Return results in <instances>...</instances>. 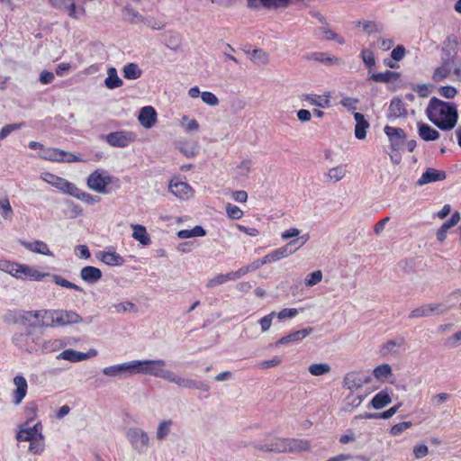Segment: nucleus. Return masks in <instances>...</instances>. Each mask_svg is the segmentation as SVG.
Segmentation results:
<instances>
[{
	"mask_svg": "<svg viewBox=\"0 0 461 461\" xmlns=\"http://www.w3.org/2000/svg\"><path fill=\"white\" fill-rule=\"evenodd\" d=\"M425 112L428 119L441 131H451L457 123L456 104L435 96L430 98Z\"/></svg>",
	"mask_w": 461,
	"mask_h": 461,
	"instance_id": "f257e3e1",
	"label": "nucleus"
},
{
	"mask_svg": "<svg viewBox=\"0 0 461 461\" xmlns=\"http://www.w3.org/2000/svg\"><path fill=\"white\" fill-rule=\"evenodd\" d=\"M258 449L267 452L295 453L309 450L310 443L302 438H275L271 443L258 446Z\"/></svg>",
	"mask_w": 461,
	"mask_h": 461,
	"instance_id": "f03ea898",
	"label": "nucleus"
},
{
	"mask_svg": "<svg viewBox=\"0 0 461 461\" xmlns=\"http://www.w3.org/2000/svg\"><path fill=\"white\" fill-rule=\"evenodd\" d=\"M5 271L17 279L30 281H41L45 276H50V273L40 272L34 267L16 262H6Z\"/></svg>",
	"mask_w": 461,
	"mask_h": 461,
	"instance_id": "7ed1b4c3",
	"label": "nucleus"
},
{
	"mask_svg": "<svg viewBox=\"0 0 461 461\" xmlns=\"http://www.w3.org/2000/svg\"><path fill=\"white\" fill-rule=\"evenodd\" d=\"M166 366L165 360H135L134 374H148L156 377H161Z\"/></svg>",
	"mask_w": 461,
	"mask_h": 461,
	"instance_id": "20e7f679",
	"label": "nucleus"
},
{
	"mask_svg": "<svg viewBox=\"0 0 461 461\" xmlns=\"http://www.w3.org/2000/svg\"><path fill=\"white\" fill-rule=\"evenodd\" d=\"M41 158L53 162L72 163L84 161L82 158L57 148L43 149Z\"/></svg>",
	"mask_w": 461,
	"mask_h": 461,
	"instance_id": "39448f33",
	"label": "nucleus"
},
{
	"mask_svg": "<svg viewBox=\"0 0 461 461\" xmlns=\"http://www.w3.org/2000/svg\"><path fill=\"white\" fill-rule=\"evenodd\" d=\"M306 240L307 239L300 242V239L293 240L285 246L280 247L275 249L274 251L268 253L267 255L265 256L267 264L278 261L282 258L288 257L289 255L294 254L305 243Z\"/></svg>",
	"mask_w": 461,
	"mask_h": 461,
	"instance_id": "423d86ee",
	"label": "nucleus"
},
{
	"mask_svg": "<svg viewBox=\"0 0 461 461\" xmlns=\"http://www.w3.org/2000/svg\"><path fill=\"white\" fill-rule=\"evenodd\" d=\"M106 142L116 148H125L136 140V134L129 131H116L105 136Z\"/></svg>",
	"mask_w": 461,
	"mask_h": 461,
	"instance_id": "0eeeda50",
	"label": "nucleus"
},
{
	"mask_svg": "<svg viewBox=\"0 0 461 461\" xmlns=\"http://www.w3.org/2000/svg\"><path fill=\"white\" fill-rule=\"evenodd\" d=\"M454 64L453 57H442L441 63L432 72L431 80L434 83H440L447 79L451 75Z\"/></svg>",
	"mask_w": 461,
	"mask_h": 461,
	"instance_id": "6e6552de",
	"label": "nucleus"
},
{
	"mask_svg": "<svg viewBox=\"0 0 461 461\" xmlns=\"http://www.w3.org/2000/svg\"><path fill=\"white\" fill-rule=\"evenodd\" d=\"M41 178L49 185L59 189L63 194H70L75 184L50 172H43Z\"/></svg>",
	"mask_w": 461,
	"mask_h": 461,
	"instance_id": "1a4fd4ad",
	"label": "nucleus"
},
{
	"mask_svg": "<svg viewBox=\"0 0 461 461\" xmlns=\"http://www.w3.org/2000/svg\"><path fill=\"white\" fill-rule=\"evenodd\" d=\"M384 131L389 139L392 150L398 151L403 148L406 140V133L402 128L386 125L384 128Z\"/></svg>",
	"mask_w": 461,
	"mask_h": 461,
	"instance_id": "9d476101",
	"label": "nucleus"
},
{
	"mask_svg": "<svg viewBox=\"0 0 461 461\" xmlns=\"http://www.w3.org/2000/svg\"><path fill=\"white\" fill-rule=\"evenodd\" d=\"M112 179L109 176H104L98 170L94 171L87 177V186L97 193H106V186L110 185Z\"/></svg>",
	"mask_w": 461,
	"mask_h": 461,
	"instance_id": "9b49d317",
	"label": "nucleus"
},
{
	"mask_svg": "<svg viewBox=\"0 0 461 461\" xmlns=\"http://www.w3.org/2000/svg\"><path fill=\"white\" fill-rule=\"evenodd\" d=\"M127 438L130 440L131 446L136 450L142 452L149 446V436L148 434L140 429H130L127 431Z\"/></svg>",
	"mask_w": 461,
	"mask_h": 461,
	"instance_id": "f8f14e48",
	"label": "nucleus"
},
{
	"mask_svg": "<svg viewBox=\"0 0 461 461\" xmlns=\"http://www.w3.org/2000/svg\"><path fill=\"white\" fill-rule=\"evenodd\" d=\"M13 383L15 388L12 393L13 403L16 406L20 405L28 393V383L25 377L22 375H17L14 377Z\"/></svg>",
	"mask_w": 461,
	"mask_h": 461,
	"instance_id": "ddd939ff",
	"label": "nucleus"
},
{
	"mask_svg": "<svg viewBox=\"0 0 461 461\" xmlns=\"http://www.w3.org/2000/svg\"><path fill=\"white\" fill-rule=\"evenodd\" d=\"M450 309V306H445L442 303L424 304L410 312L409 318H420L431 315L433 312L438 314L444 313Z\"/></svg>",
	"mask_w": 461,
	"mask_h": 461,
	"instance_id": "4468645a",
	"label": "nucleus"
},
{
	"mask_svg": "<svg viewBox=\"0 0 461 461\" xmlns=\"http://www.w3.org/2000/svg\"><path fill=\"white\" fill-rule=\"evenodd\" d=\"M168 189L175 196L183 200H187L193 196L192 187L186 182H183L178 178L170 180Z\"/></svg>",
	"mask_w": 461,
	"mask_h": 461,
	"instance_id": "2eb2a0df",
	"label": "nucleus"
},
{
	"mask_svg": "<svg viewBox=\"0 0 461 461\" xmlns=\"http://www.w3.org/2000/svg\"><path fill=\"white\" fill-rule=\"evenodd\" d=\"M42 434V424L41 421L35 423L32 427L22 425L16 434V439L18 441H32L38 436Z\"/></svg>",
	"mask_w": 461,
	"mask_h": 461,
	"instance_id": "dca6fc26",
	"label": "nucleus"
},
{
	"mask_svg": "<svg viewBox=\"0 0 461 461\" xmlns=\"http://www.w3.org/2000/svg\"><path fill=\"white\" fill-rule=\"evenodd\" d=\"M35 315H40L38 321L34 322V325L44 328H56L58 327L57 316L58 310H39Z\"/></svg>",
	"mask_w": 461,
	"mask_h": 461,
	"instance_id": "f3484780",
	"label": "nucleus"
},
{
	"mask_svg": "<svg viewBox=\"0 0 461 461\" xmlns=\"http://www.w3.org/2000/svg\"><path fill=\"white\" fill-rule=\"evenodd\" d=\"M58 327L77 324L83 321V318L75 311L58 310Z\"/></svg>",
	"mask_w": 461,
	"mask_h": 461,
	"instance_id": "a211bd4d",
	"label": "nucleus"
},
{
	"mask_svg": "<svg viewBox=\"0 0 461 461\" xmlns=\"http://www.w3.org/2000/svg\"><path fill=\"white\" fill-rule=\"evenodd\" d=\"M370 382L369 377H365L357 372L348 373L343 379L344 385L350 391L362 387L364 384Z\"/></svg>",
	"mask_w": 461,
	"mask_h": 461,
	"instance_id": "6ab92c4d",
	"label": "nucleus"
},
{
	"mask_svg": "<svg viewBox=\"0 0 461 461\" xmlns=\"http://www.w3.org/2000/svg\"><path fill=\"white\" fill-rule=\"evenodd\" d=\"M140 123L146 129L151 128L157 122V113L152 106H144L139 114Z\"/></svg>",
	"mask_w": 461,
	"mask_h": 461,
	"instance_id": "aec40b11",
	"label": "nucleus"
},
{
	"mask_svg": "<svg viewBox=\"0 0 461 461\" xmlns=\"http://www.w3.org/2000/svg\"><path fill=\"white\" fill-rule=\"evenodd\" d=\"M445 178L446 173L444 171L429 167L417 180V185H424L429 183L444 180Z\"/></svg>",
	"mask_w": 461,
	"mask_h": 461,
	"instance_id": "412c9836",
	"label": "nucleus"
},
{
	"mask_svg": "<svg viewBox=\"0 0 461 461\" xmlns=\"http://www.w3.org/2000/svg\"><path fill=\"white\" fill-rule=\"evenodd\" d=\"M330 93L327 92L322 95L315 94H305L302 99L308 102L312 105H315L321 108H328L330 106Z\"/></svg>",
	"mask_w": 461,
	"mask_h": 461,
	"instance_id": "4be33fe9",
	"label": "nucleus"
},
{
	"mask_svg": "<svg viewBox=\"0 0 461 461\" xmlns=\"http://www.w3.org/2000/svg\"><path fill=\"white\" fill-rule=\"evenodd\" d=\"M96 351L95 349H91L88 353H83L79 351H76L74 349H66L62 351L59 356V359H64L70 362H79L86 359L90 356H95Z\"/></svg>",
	"mask_w": 461,
	"mask_h": 461,
	"instance_id": "5701e85b",
	"label": "nucleus"
},
{
	"mask_svg": "<svg viewBox=\"0 0 461 461\" xmlns=\"http://www.w3.org/2000/svg\"><path fill=\"white\" fill-rule=\"evenodd\" d=\"M459 45V39L456 35H448L443 41L442 52L445 54L444 57H453L456 61L457 55V49Z\"/></svg>",
	"mask_w": 461,
	"mask_h": 461,
	"instance_id": "b1692460",
	"label": "nucleus"
},
{
	"mask_svg": "<svg viewBox=\"0 0 461 461\" xmlns=\"http://www.w3.org/2000/svg\"><path fill=\"white\" fill-rule=\"evenodd\" d=\"M97 258L110 267H119L124 264V258L114 251H100Z\"/></svg>",
	"mask_w": 461,
	"mask_h": 461,
	"instance_id": "393cba45",
	"label": "nucleus"
},
{
	"mask_svg": "<svg viewBox=\"0 0 461 461\" xmlns=\"http://www.w3.org/2000/svg\"><path fill=\"white\" fill-rule=\"evenodd\" d=\"M103 373L106 375L115 376L121 373L134 374V361L104 367Z\"/></svg>",
	"mask_w": 461,
	"mask_h": 461,
	"instance_id": "a878e982",
	"label": "nucleus"
},
{
	"mask_svg": "<svg viewBox=\"0 0 461 461\" xmlns=\"http://www.w3.org/2000/svg\"><path fill=\"white\" fill-rule=\"evenodd\" d=\"M407 114V110L402 100L399 97H393L388 108V118H400Z\"/></svg>",
	"mask_w": 461,
	"mask_h": 461,
	"instance_id": "bb28decb",
	"label": "nucleus"
},
{
	"mask_svg": "<svg viewBox=\"0 0 461 461\" xmlns=\"http://www.w3.org/2000/svg\"><path fill=\"white\" fill-rule=\"evenodd\" d=\"M80 277L86 283L95 284L102 278V271L98 267L86 266L80 270Z\"/></svg>",
	"mask_w": 461,
	"mask_h": 461,
	"instance_id": "cd10ccee",
	"label": "nucleus"
},
{
	"mask_svg": "<svg viewBox=\"0 0 461 461\" xmlns=\"http://www.w3.org/2000/svg\"><path fill=\"white\" fill-rule=\"evenodd\" d=\"M20 243L23 248L32 252L45 256H52V252L50 250L48 245L41 240H35L33 242L21 240Z\"/></svg>",
	"mask_w": 461,
	"mask_h": 461,
	"instance_id": "c85d7f7f",
	"label": "nucleus"
},
{
	"mask_svg": "<svg viewBox=\"0 0 461 461\" xmlns=\"http://www.w3.org/2000/svg\"><path fill=\"white\" fill-rule=\"evenodd\" d=\"M391 392L388 389H384L377 393L370 402V405L375 409L380 410L391 403L392 397Z\"/></svg>",
	"mask_w": 461,
	"mask_h": 461,
	"instance_id": "c756f323",
	"label": "nucleus"
},
{
	"mask_svg": "<svg viewBox=\"0 0 461 461\" xmlns=\"http://www.w3.org/2000/svg\"><path fill=\"white\" fill-rule=\"evenodd\" d=\"M50 5L57 9L68 11L69 17L77 19V12L74 0H49Z\"/></svg>",
	"mask_w": 461,
	"mask_h": 461,
	"instance_id": "7c9ffc66",
	"label": "nucleus"
},
{
	"mask_svg": "<svg viewBox=\"0 0 461 461\" xmlns=\"http://www.w3.org/2000/svg\"><path fill=\"white\" fill-rule=\"evenodd\" d=\"M312 331V329L309 328V329H303L300 330L291 332L288 335L284 336L280 339H278L276 342V346L285 345V344H288V343L295 342V341H300V340L303 339L305 337H307Z\"/></svg>",
	"mask_w": 461,
	"mask_h": 461,
	"instance_id": "2f4dec72",
	"label": "nucleus"
},
{
	"mask_svg": "<svg viewBox=\"0 0 461 461\" xmlns=\"http://www.w3.org/2000/svg\"><path fill=\"white\" fill-rule=\"evenodd\" d=\"M419 136L425 141L436 140L439 138V132L425 122L418 123Z\"/></svg>",
	"mask_w": 461,
	"mask_h": 461,
	"instance_id": "473e14b6",
	"label": "nucleus"
},
{
	"mask_svg": "<svg viewBox=\"0 0 461 461\" xmlns=\"http://www.w3.org/2000/svg\"><path fill=\"white\" fill-rule=\"evenodd\" d=\"M30 339H31L30 332L16 333L13 337V341L16 347H18L19 348H21L23 350H25L28 352H32V351L36 350V347L34 345H32L29 343Z\"/></svg>",
	"mask_w": 461,
	"mask_h": 461,
	"instance_id": "72a5a7b5",
	"label": "nucleus"
},
{
	"mask_svg": "<svg viewBox=\"0 0 461 461\" xmlns=\"http://www.w3.org/2000/svg\"><path fill=\"white\" fill-rule=\"evenodd\" d=\"M401 406H402V403H398L383 412H376V413L365 412L364 414H360V415L357 416L356 419H366V420L384 419V420H387V419L391 418L392 416H393L398 411V410L400 409Z\"/></svg>",
	"mask_w": 461,
	"mask_h": 461,
	"instance_id": "f704fd0d",
	"label": "nucleus"
},
{
	"mask_svg": "<svg viewBox=\"0 0 461 461\" xmlns=\"http://www.w3.org/2000/svg\"><path fill=\"white\" fill-rule=\"evenodd\" d=\"M354 118L356 121L355 136L358 140H364L366 136V129L369 127V123L360 113H355Z\"/></svg>",
	"mask_w": 461,
	"mask_h": 461,
	"instance_id": "c9c22d12",
	"label": "nucleus"
},
{
	"mask_svg": "<svg viewBox=\"0 0 461 461\" xmlns=\"http://www.w3.org/2000/svg\"><path fill=\"white\" fill-rule=\"evenodd\" d=\"M178 382L179 387L196 389L202 392H208L210 390V386L203 381L181 377V379L178 380Z\"/></svg>",
	"mask_w": 461,
	"mask_h": 461,
	"instance_id": "e433bc0d",
	"label": "nucleus"
},
{
	"mask_svg": "<svg viewBox=\"0 0 461 461\" xmlns=\"http://www.w3.org/2000/svg\"><path fill=\"white\" fill-rule=\"evenodd\" d=\"M69 195H72L88 204L96 203L101 201L100 196L92 195L88 193H86V192L80 190L78 187H77L76 185H74L73 190L70 192Z\"/></svg>",
	"mask_w": 461,
	"mask_h": 461,
	"instance_id": "4c0bfd02",
	"label": "nucleus"
},
{
	"mask_svg": "<svg viewBox=\"0 0 461 461\" xmlns=\"http://www.w3.org/2000/svg\"><path fill=\"white\" fill-rule=\"evenodd\" d=\"M131 228L133 230L132 238L134 240H138L139 242L145 246L150 244L151 240L144 226L140 224H133L131 225Z\"/></svg>",
	"mask_w": 461,
	"mask_h": 461,
	"instance_id": "58836bf2",
	"label": "nucleus"
},
{
	"mask_svg": "<svg viewBox=\"0 0 461 461\" xmlns=\"http://www.w3.org/2000/svg\"><path fill=\"white\" fill-rule=\"evenodd\" d=\"M398 78L399 74L397 72L386 70L384 72L373 73L372 75L369 76L368 80L380 83H389Z\"/></svg>",
	"mask_w": 461,
	"mask_h": 461,
	"instance_id": "ea45409f",
	"label": "nucleus"
},
{
	"mask_svg": "<svg viewBox=\"0 0 461 461\" xmlns=\"http://www.w3.org/2000/svg\"><path fill=\"white\" fill-rule=\"evenodd\" d=\"M289 0H248L249 7L257 8L259 5L264 7H279L284 6Z\"/></svg>",
	"mask_w": 461,
	"mask_h": 461,
	"instance_id": "a19ab883",
	"label": "nucleus"
},
{
	"mask_svg": "<svg viewBox=\"0 0 461 461\" xmlns=\"http://www.w3.org/2000/svg\"><path fill=\"white\" fill-rule=\"evenodd\" d=\"M364 395H354L353 393H349L344 401V411H351L355 408L358 407L364 401Z\"/></svg>",
	"mask_w": 461,
	"mask_h": 461,
	"instance_id": "79ce46f5",
	"label": "nucleus"
},
{
	"mask_svg": "<svg viewBox=\"0 0 461 461\" xmlns=\"http://www.w3.org/2000/svg\"><path fill=\"white\" fill-rule=\"evenodd\" d=\"M38 404L36 402H29L24 407L25 422L24 426L30 425L37 418Z\"/></svg>",
	"mask_w": 461,
	"mask_h": 461,
	"instance_id": "37998d69",
	"label": "nucleus"
},
{
	"mask_svg": "<svg viewBox=\"0 0 461 461\" xmlns=\"http://www.w3.org/2000/svg\"><path fill=\"white\" fill-rule=\"evenodd\" d=\"M123 77L126 79L133 80L140 77L142 72L135 63H128L123 68Z\"/></svg>",
	"mask_w": 461,
	"mask_h": 461,
	"instance_id": "c03bdc74",
	"label": "nucleus"
},
{
	"mask_svg": "<svg viewBox=\"0 0 461 461\" xmlns=\"http://www.w3.org/2000/svg\"><path fill=\"white\" fill-rule=\"evenodd\" d=\"M104 83L109 89H114L122 86V80L117 76L114 68H109L108 77L105 78Z\"/></svg>",
	"mask_w": 461,
	"mask_h": 461,
	"instance_id": "a18cd8bd",
	"label": "nucleus"
},
{
	"mask_svg": "<svg viewBox=\"0 0 461 461\" xmlns=\"http://www.w3.org/2000/svg\"><path fill=\"white\" fill-rule=\"evenodd\" d=\"M66 344L63 342V340L55 339H49L43 342L41 346V350L43 353H52L55 351L59 350L60 348H64Z\"/></svg>",
	"mask_w": 461,
	"mask_h": 461,
	"instance_id": "49530a36",
	"label": "nucleus"
},
{
	"mask_svg": "<svg viewBox=\"0 0 461 461\" xmlns=\"http://www.w3.org/2000/svg\"><path fill=\"white\" fill-rule=\"evenodd\" d=\"M206 231L202 226H194L191 230H181L177 232V236L180 239H189L192 237H203L205 236Z\"/></svg>",
	"mask_w": 461,
	"mask_h": 461,
	"instance_id": "de8ad7c7",
	"label": "nucleus"
},
{
	"mask_svg": "<svg viewBox=\"0 0 461 461\" xmlns=\"http://www.w3.org/2000/svg\"><path fill=\"white\" fill-rule=\"evenodd\" d=\"M346 166L340 165L330 168L326 176L328 181L335 183L341 180L346 176Z\"/></svg>",
	"mask_w": 461,
	"mask_h": 461,
	"instance_id": "09e8293b",
	"label": "nucleus"
},
{
	"mask_svg": "<svg viewBox=\"0 0 461 461\" xmlns=\"http://www.w3.org/2000/svg\"><path fill=\"white\" fill-rule=\"evenodd\" d=\"M52 279L57 285L66 287L68 289H73L75 291L81 292V293L84 292L82 287L67 280L66 278H64L63 276H61L59 275H52Z\"/></svg>",
	"mask_w": 461,
	"mask_h": 461,
	"instance_id": "8fccbe9b",
	"label": "nucleus"
},
{
	"mask_svg": "<svg viewBox=\"0 0 461 461\" xmlns=\"http://www.w3.org/2000/svg\"><path fill=\"white\" fill-rule=\"evenodd\" d=\"M44 437L42 434L30 441L29 451L34 455H40L44 451Z\"/></svg>",
	"mask_w": 461,
	"mask_h": 461,
	"instance_id": "3c124183",
	"label": "nucleus"
},
{
	"mask_svg": "<svg viewBox=\"0 0 461 461\" xmlns=\"http://www.w3.org/2000/svg\"><path fill=\"white\" fill-rule=\"evenodd\" d=\"M227 216L230 220H240L243 217V211L237 205L228 203L225 206Z\"/></svg>",
	"mask_w": 461,
	"mask_h": 461,
	"instance_id": "603ef678",
	"label": "nucleus"
},
{
	"mask_svg": "<svg viewBox=\"0 0 461 461\" xmlns=\"http://www.w3.org/2000/svg\"><path fill=\"white\" fill-rule=\"evenodd\" d=\"M374 376L378 379H385L392 375V368L388 364H383L376 366L373 371Z\"/></svg>",
	"mask_w": 461,
	"mask_h": 461,
	"instance_id": "864d4df0",
	"label": "nucleus"
},
{
	"mask_svg": "<svg viewBox=\"0 0 461 461\" xmlns=\"http://www.w3.org/2000/svg\"><path fill=\"white\" fill-rule=\"evenodd\" d=\"M311 375L314 376L328 374L330 371V366L325 363L312 364L308 368Z\"/></svg>",
	"mask_w": 461,
	"mask_h": 461,
	"instance_id": "5fc2aeb1",
	"label": "nucleus"
},
{
	"mask_svg": "<svg viewBox=\"0 0 461 461\" xmlns=\"http://www.w3.org/2000/svg\"><path fill=\"white\" fill-rule=\"evenodd\" d=\"M172 425V420H163L159 423L157 429V438L161 440L165 438L170 430V426Z\"/></svg>",
	"mask_w": 461,
	"mask_h": 461,
	"instance_id": "6e6d98bb",
	"label": "nucleus"
},
{
	"mask_svg": "<svg viewBox=\"0 0 461 461\" xmlns=\"http://www.w3.org/2000/svg\"><path fill=\"white\" fill-rule=\"evenodd\" d=\"M412 426L411 421H402L393 425L390 429V434L393 437L400 436L403 431Z\"/></svg>",
	"mask_w": 461,
	"mask_h": 461,
	"instance_id": "4d7b16f0",
	"label": "nucleus"
},
{
	"mask_svg": "<svg viewBox=\"0 0 461 461\" xmlns=\"http://www.w3.org/2000/svg\"><path fill=\"white\" fill-rule=\"evenodd\" d=\"M361 58L367 68H372L375 64V59L373 51L369 50H363L361 51Z\"/></svg>",
	"mask_w": 461,
	"mask_h": 461,
	"instance_id": "13d9d810",
	"label": "nucleus"
},
{
	"mask_svg": "<svg viewBox=\"0 0 461 461\" xmlns=\"http://www.w3.org/2000/svg\"><path fill=\"white\" fill-rule=\"evenodd\" d=\"M322 279V272L321 270H316L312 273H311L306 278H305V285L306 286H313L317 284H319Z\"/></svg>",
	"mask_w": 461,
	"mask_h": 461,
	"instance_id": "bf43d9fd",
	"label": "nucleus"
},
{
	"mask_svg": "<svg viewBox=\"0 0 461 461\" xmlns=\"http://www.w3.org/2000/svg\"><path fill=\"white\" fill-rule=\"evenodd\" d=\"M438 93L447 99H453L457 95V90L452 86H444L438 88Z\"/></svg>",
	"mask_w": 461,
	"mask_h": 461,
	"instance_id": "052dcab7",
	"label": "nucleus"
},
{
	"mask_svg": "<svg viewBox=\"0 0 461 461\" xmlns=\"http://www.w3.org/2000/svg\"><path fill=\"white\" fill-rule=\"evenodd\" d=\"M0 210L2 216L5 219L10 218L13 215V210L10 204V202L7 198H4L0 200Z\"/></svg>",
	"mask_w": 461,
	"mask_h": 461,
	"instance_id": "680f3d73",
	"label": "nucleus"
},
{
	"mask_svg": "<svg viewBox=\"0 0 461 461\" xmlns=\"http://www.w3.org/2000/svg\"><path fill=\"white\" fill-rule=\"evenodd\" d=\"M412 90L420 97H428L431 92L430 86L426 84H418L412 87Z\"/></svg>",
	"mask_w": 461,
	"mask_h": 461,
	"instance_id": "e2e57ef3",
	"label": "nucleus"
},
{
	"mask_svg": "<svg viewBox=\"0 0 461 461\" xmlns=\"http://www.w3.org/2000/svg\"><path fill=\"white\" fill-rule=\"evenodd\" d=\"M275 315H276V312H272L269 314L262 317L259 320V324H260L262 331H267L270 329V327L272 325V320L275 317Z\"/></svg>",
	"mask_w": 461,
	"mask_h": 461,
	"instance_id": "0e129e2a",
	"label": "nucleus"
},
{
	"mask_svg": "<svg viewBox=\"0 0 461 461\" xmlns=\"http://www.w3.org/2000/svg\"><path fill=\"white\" fill-rule=\"evenodd\" d=\"M201 97H202V100L209 105L214 106L219 104V100H218L217 96L214 94H212V92H207V91L203 92L201 94Z\"/></svg>",
	"mask_w": 461,
	"mask_h": 461,
	"instance_id": "69168bd1",
	"label": "nucleus"
},
{
	"mask_svg": "<svg viewBox=\"0 0 461 461\" xmlns=\"http://www.w3.org/2000/svg\"><path fill=\"white\" fill-rule=\"evenodd\" d=\"M251 59L253 61H260L261 63H267L268 61V56L262 50H254L251 54Z\"/></svg>",
	"mask_w": 461,
	"mask_h": 461,
	"instance_id": "338daca9",
	"label": "nucleus"
},
{
	"mask_svg": "<svg viewBox=\"0 0 461 461\" xmlns=\"http://www.w3.org/2000/svg\"><path fill=\"white\" fill-rule=\"evenodd\" d=\"M405 55V48L402 45L395 47L391 53V57L395 61H400Z\"/></svg>",
	"mask_w": 461,
	"mask_h": 461,
	"instance_id": "774afa93",
	"label": "nucleus"
}]
</instances>
